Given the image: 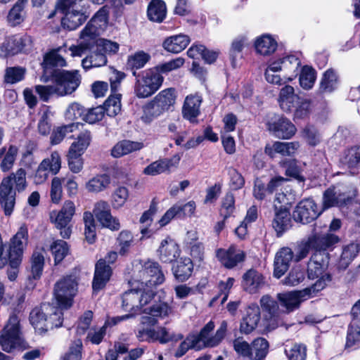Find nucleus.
Returning <instances> with one entry per match:
<instances>
[{
	"mask_svg": "<svg viewBox=\"0 0 360 360\" xmlns=\"http://www.w3.org/2000/svg\"><path fill=\"white\" fill-rule=\"evenodd\" d=\"M165 281L160 264L152 260H136L132 263L131 289L122 296L126 311L136 312L148 304L155 295V288Z\"/></svg>",
	"mask_w": 360,
	"mask_h": 360,
	"instance_id": "f257e3e1",
	"label": "nucleus"
},
{
	"mask_svg": "<svg viewBox=\"0 0 360 360\" xmlns=\"http://www.w3.org/2000/svg\"><path fill=\"white\" fill-rule=\"evenodd\" d=\"M26 171L20 168L4 177L0 184V205L6 216H11L15 205L16 193L26 190L28 184Z\"/></svg>",
	"mask_w": 360,
	"mask_h": 360,
	"instance_id": "f03ea898",
	"label": "nucleus"
},
{
	"mask_svg": "<svg viewBox=\"0 0 360 360\" xmlns=\"http://www.w3.org/2000/svg\"><path fill=\"white\" fill-rule=\"evenodd\" d=\"M87 4L84 0H58L55 11L48 18H52L56 12H60L63 15L61 18L62 26L74 30L87 19Z\"/></svg>",
	"mask_w": 360,
	"mask_h": 360,
	"instance_id": "7ed1b4c3",
	"label": "nucleus"
},
{
	"mask_svg": "<svg viewBox=\"0 0 360 360\" xmlns=\"http://www.w3.org/2000/svg\"><path fill=\"white\" fill-rule=\"evenodd\" d=\"M30 320L36 331L42 333L61 326L63 314L58 307L44 303L39 308H34L31 311Z\"/></svg>",
	"mask_w": 360,
	"mask_h": 360,
	"instance_id": "20e7f679",
	"label": "nucleus"
},
{
	"mask_svg": "<svg viewBox=\"0 0 360 360\" xmlns=\"http://www.w3.org/2000/svg\"><path fill=\"white\" fill-rule=\"evenodd\" d=\"M323 286V283L318 282V283H314L310 287L301 290L278 293L277 295V299L280 305L283 307L285 311L288 314L297 309L303 302L314 297L321 290Z\"/></svg>",
	"mask_w": 360,
	"mask_h": 360,
	"instance_id": "39448f33",
	"label": "nucleus"
},
{
	"mask_svg": "<svg viewBox=\"0 0 360 360\" xmlns=\"http://www.w3.org/2000/svg\"><path fill=\"white\" fill-rule=\"evenodd\" d=\"M136 77L134 94L139 98H147L156 92L163 82V77L153 68L147 69L137 74L133 71Z\"/></svg>",
	"mask_w": 360,
	"mask_h": 360,
	"instance_id": "423d86ee",
	"label": "nucleus"
},
{
	"mask_svg": "<svg viewBox=\"0 0 360 360\" xmlns=\"http://www.w3.org/2000/svg\"><path fill=\"white\" fill-rule=\"evenodd\" d=\"M108 22V11L105 6L100 8L80 32L79 39L93 46L98 44V37L105 31Z\"/></svg>",
	"mask_w": 360,
	"mask_h": 360,
	"instance_id": "0eeeda50",
	"label": "nucleus"
},
{
	"mask_svg": "<svg viewBox=\"0 0 360 360\" xmlns=\"http://www.w3.org/2000/svg\"><path fill=\"white\" fill-rule=\"evenodd\" d=\"M108 22V11L105 6L100 8L80 32L79 39L93 46L98 44V37L105 31Z\"/></svg>",
	"mask_w": 360,
	"mask_h": 360,
	"instance_id": "6e6552de",
	"label": "nucleus"
},
{
	"mask_svg": "<svg viewBox=\"0 0 360 360\" xmlns=\"http://www.w3.org/2000/svg\"><path fill=\"white\" fill-rule=\"evenodd\" d=\"M77 292V280L75 276H68L58 281L54 287V297L60 311L72 304L73 297Z\"/></svg>",
	"mask_w": 360,
	"mask_h": 360,
	"instance_id": "1a4fd4ad",
	"label": "nucleus"
},
{
	"mask_svg": "<svg viewBox=\"0 0 360 360\" xmlns=\"http://www.w3.org/2000/svg\"><path fill=\"white\" fill-rule=\"evenodd\" d=\"M329 264V254L320 252H314L307 265L308 277L310 279L318 278L315 283L321 282L323 290L331 281L330 275L326 271Z\"/></svg>",
	"mask_w": 360,
	"mask_h": 360,
	"instance_id": "9d476101",
	"label": "nucleus"
},
{
	"mask_svg": "<svg viewBox=\"0 0 360 360\" xmlns=\"http://www.w3.org/2000/svg\"><path fill=\"white\" fill-rule=\"evenodd\" d=\"M76 212V207L72 200H65L61 209L50 212L51 221L60 230V235L64 238H70L72 229L70 223Z\"/></svg>",
	"mask_w": 360,
	"mask_h": 360,
	"instance_id": "9b49d317",
	"label": "nucleus"
},
{
	"mask_svg": "<svg viewBox=\"0 0 360 360\" xmlns=\"http://www.w3.org/2000/svg\"><path fill=\"white\" fill-rule=\"evenodd\" d=\"M228 324L223 321L214 335L212 332L214 328L213 321H209L200 331L198 334H194L196 343L200 347V349L205 347H214L217 346L224 338L227 331Z\"/></svg>",
	"mask_w": 360,
	"mask_h": 360,
	"instance_id": "f8f14e48",
	"label": "nucleus"
},
{
	"mask_svg": "<svg viewBox=\"0 0 360 360\" xmlns=\"http://www.w3.org/2000/svg\"><path fill=\"white\" fill-rule=\"evenodd\" d=\"M19 323L18 317L15 314H12L1 331L0 345L2 349L6 352H10L16 346L20 345L21 333Z\"/></svg>",
	"mask_w": 360,
	"mask_h": 360,
	"instance_id": "ddd939ff",
	"label": "nucleus"
},
{
	"mask_svg": "<svg viewBox=\"0 0 360 360\" xmlns=\"http://www.w3.org/2000/svg\"><path fill=\"white\" fill-rule=\"evenodd\" d=\"M261 307L264 311L261 324L263 332H269L278 327L281 323L278 304L269 295H264L260 300Z\"/></svg>",
	"mask_w": 360,
	"mask_h": 360,
	"instance_id": "4468645a",
	"label": "nucleus"
},
{
	"mask_svg": "<svg viewBox=\"0 0 360 360\" xmlns=\"http://www.w3.org/2000/svg\"><path fill=\"white\" fill-rule=\"evenodd\" d=\"M81 77L77 70H62L54 75V85L56 89V95L63 96L71 94L79 86Z\"/></svg>",
	"mask_w": 360,
	"mask_h": 360,
	"instance_id": "2eb2a0df",
	"label": "nucleus"
},
{
	"mask_svg": "<svg viewBox=\"0 0 360 360\" xmlns=\"http://www.w3.org/2000/svg\"><path fill=\"white\" fill-rule=\"evenodd\" d=\"M117 259V252L115 251L109 252L105 259H101L96 264L94 277L92 288L94 291L101 290L110 280L112 274V269L108 264L114 263Z\"/></svg>",
	"mask_w": 360,
	"mask_h": 360,
	"instance_id": "dca6fc26",
	"label": "nucleus"
},
{
	"mask_svg": "<svg viewBox=\"0 0 360 360\" xmlns=\"http://www.w3.org/2000/svg\"><path fill=\"white\" fill-rule=\"evenodd\" d=\"M27 240V228L22 225L10 240L8 257L12 266L15 267L20 263Z\"/></svg>",
	"mask_w": 360,
	"mask_h": 360,
	"instance_id": "f3484780",
	"label": "nucleus"
},
{
	"mask_svg": "<svg viewBox=\"0 0 360 360\" xmlns=\"http://www.w3.org/2000/svg\"><path fill=\"white\" fill-rule=\"evenodd\" d=\"M315 201L311 198L301 200L295 207L292 217L295 221L302 224H309L315 220L322 212Z\"/></svg>",
	"mask_w": 360,
	"mask_h": 360,
	"instance_id": "a211bd4d",
	"label": "nucleus"
},
{
	"mask_svg": "<svg viewBox=\"0 0 360 360\" xmlns=\"http://www.w3.org/2000/svg\"><path fill=\"white\" fill-rule=\"evenodd\" d=\"M269 131L276 138L289 139L296 132V127L287 118L275 115L267 122Z\"/></svg>",
	"mask_w": 360,
	"mask_h": 360,
	"instance_id": "6ab92c4d",
	"label": "nucleus"
},
{
	"mask_svg": "<svg viewBox=\"0 0 360 360\" xmlns=\"http://www.w3.org/2000/svg\"><path fill=\"white\" fill-rule=\"evenodd\" d=\"M216 257L219 262L227 269H233L244 262L246 255L234 245L228 249L219 248L216 250Z\"/></svg>",
	"mask_w": 360,
	"mask_h": 360,
	"instance_id": "aec40b11",
	"label": "nucleus"
},
{
	"mask_svg": "<svg viewBox=\"0 0 360 360\" xmlns=\"http://www.w3.org/2000/svg\"><path fill=\"white\" fill-rule=\"evenodd\" d=\"M351 198L339 187L329 188L323 193L322 210L334 206L344 208L348 205Z\"/></svg>",
	"mask_w": 360,
	"mask_h": 360,
	"instance_id": "412c9836",
	"label": "nucleus"
},
{
	"mask_svg": "<svg viewBox=\"0 0 360 360\" xmlns=\"http://www.w3.org/2000/svg\"><path fill=\"white\" fill-rule=\"evenodd\" d=\"M143 312L148 316L141 318V323L143 325L155 326L158 323L157 318L164 319L173 313V309L166 302H159L143 309Z\"/></svg>",
	"mask_w": 360,
	"mask_h": 360,
	"instance_id": "4be33fe9",
	"label": "nucleus"
},
{
	"mask_svg": "<svg viewBox=\"0 0 360 360\" xmlns=\"http://www.w3.org/2000/svg\"><path fill=\"white\" fill-rule=\"evenodd\" d=\"M44 264V250L34 251L31 258V267L27 274L26 287L33 289L36 285L35 281L39 280L42 274Z\"/></svg>",
	"mask_w": 360,
	"mask_h": 360,
	"instance_id": "5701e85b",
	"label": "nucleus"
},
{
	"mask_svg": "<svg viewBox=\"0 0 360 360\" xmlns=\"http://www.w3.org/2000/svg\"><path fill=\"white\" fill-rule=\"evenodd\" d=\"M260 309L257 304H250L245 311L240 324V331L243 334H250L258 326L260 321Z\"/></svg>",
	"mask_w": 360,
	"mask_h": 360,
	"instance_id": "b1692460",
	"label": "nucleus"
},
{
	"mask_svg": "<svg viewBox=\"0 0 360 360\" xmlns=\"http://www.w3.org/2000/svg\"><path fill=\"white\" fill-rule=\"evenodd\" d=\"M274 61L278 63L281 71L285 73L284 79H286L287 82L292 81L297 76L301 65V60L296 55L285 56L274 60Z\"/></svg>",
	"mask_w": 360,
	"mask_h": 360,
	"instance_id": "393cba45",
	"label": "nucleus"
},
{
	"mask_svg": "<svg viewBox=\"0 0 360 360\" xmlns=\"http://www.w3.org/2000/svg\"><path fill=\"white\" fill-rule=\"evenodd\" d=\"M339 238L333 233H314L308 238L309 245L315 250V252L328 253L326 250L338 243Z\"/></svg>",
	"mask_w": 360,
	"mask_h": 360,
	"instance_id": "a878e982",
	"label": "nucleus"
},
{
	"mask_svg": "<svg viewBox=\"0 0 360 360\" xmlns=\"http://www.w3.org/2000/svg\"><path fill=\"white\" fill-rule=\"evenodd\" d=\"M264 285V277L255 269L248 270L243 276L242 287L249 293L253 294L259 292Z\"/></svg>",
	"mask_w": 360,
	"mask_h": 360,
	"instance_id": "bb28decb",
	"label": "nucleus"
},
{
	"mask_svg": "<svg viewBox=\"0 0 360 360\" xmlns=\"http://www.w3.org/2000/svg\"><path fill=\"white\" fill-rule=\"evenodd\" d=\"M293 257V252L287 247L281 248L276 253L274 264L275 277L279 278L288 271Z\"/></svg>",
	"mask_w": 360,
	"mask_h": 360,
	"instance_id": "cd10ccee",
	"label": "nucleus"
},
{
	"mask_svg": "<svg viewBox=\"0 0 360 360\" xmlns=\"http://www.w3.org/2000/svg\"><path fill=\"white\" fill-rule=\"evenodd\" d=\"M202 101V97L198 94L187 96L182 108L183 117L191 122H195L196 117L200 115Z\"/></svg>",
	"mask_w": 360,
	"mask_h": 360,
	"instance_id": "c85d7f7f",
	"label": "nucleus"
},
{
	"mask_svg": "<svg viewBox=\"0 0 360 360\" xmlns=\"http://www.w3.org/2000/svg\"><path fill=\"white\" fill-rule=\"evenodd\" d=\"M158 253L162 262L170 263L179 256L180 250L177 243L168 237L162 240Z\"/></svg>",
	"mask_w": 360,
	"mask_h": 360,
	"instance_id": "c756f323",
	"label": "nucleus"
},
{
	"mask_svg": "<svg viewBox=\"0 0 360 360\" xmlns=\"http://www.w3.org/2000/svg\"><path fill=\"white\" fill-rule=\"evenodd\" d=\"M278 46L276 40L270 34H262L255 41V47L257 53L262 56H270Z\"/></svg>",
	"mask_w": 360,
	"mask_h": 360,
	"instance_id": "7c9ffc66",
	"label": "nucleus"
},
{
	"mask_svg": "<svg viewBox=\"0 0 360 360\" xmlns=\"http://www.w3.org/2000/svg\"><path fill=\"white\" fill-rule=\"evenodd\" d=\"M107 63L105 54L98 47L94 46L92 51H89L88 55L82 60V65L84 69L101 67Z\"/></svg>",
	"mask_w": 360,
	"mask_h": 360,
	"instance_id": "2f4dec72",
	"label": "nucleus"
},
{
	"mask_svg": "<svg viewBox=\"0 0 360 360\" xmlns=\"http://www.w3.org/2000/svg\"><path fill=\"white\" fill-rule=\"evenodd\" d=\"M190 43V38L185 34H178L167 38L162 46L164 49L171 53H178L186 49Z\"/></svg>",
	"mask_w": 360,
	"mask_h": 360,
	"instance_id": "473e14b6",
	"label": "nucleus"
},
{
	"mask_svg": "<svg viewBox=\"0 0 360 360\" xmlns=\"http://www.w3.org/2000/svg\"><path fill=\"white\" fill-rule=\"evenodd\" d=\"M298 99L299 98L295 94V89L292 86L285 85L281 89L278 103L283 110L285 112L291 111Z\"/></svg>",
	"mask_w": 360,
	"mask_h": 360,
	"instance_id": "72a5a7b5",
	"label": "nucleus"
},
{
	"mask_svg": "<svg viewBox=\"0 0 360 360\" xmlns=\"http://www.w3.org/2000/svg\"><path fill=\"white\" fill-rule=\"evenodd\" d=\"M341 163L350 169L360 166V146H354L346 149L340 158Z\"/></svg>",
	"mask_w": 360,
	"mask_h": 360,
	"instance_id": "f704fd0d",
	"label": "nucleus"
},
{
	"mask_svg": "<svg viewBox=\"0 0 360 360\" xmlns=\"http://www.w3.org/2000/svg\"><path fill=\"white\" fill-rule=\"evenodd\" d=\"M166 13V5L161 0H152L148 6L147 15L150 21L161 22L165 18Z\"/></svg>",
	"mask_w": 360,
	"mask_h": 360,
	"instance_id": "c9c22d12",
	"label": "nucleus"
},
{
	"mask_svg": "<svg viewBox=\"0 0 360 360\" xmlns=\"http://www.w3.org/2000/svg\"><path fill=\"white\" fill-rule=\"evenodd\" d=\"M193 269L191 259L188 257H182L173 266L174 275L179 281H184L191 276Z\"/></svg>",
	"mask_w": 360,
	"mask_h": 360,
	"instance_id": "e433bc0d",
	"label": "nucleus"
},
{
	"mask_svg": "<svg viewBox=\"0 0 360 360\" xmlns=\"http://www.w3.org/2000/svg\"><path fill=\"white\" fill-rule=\"evenodd\" d=\"M143 148V144L140 142H134L128 140H124L118 142L111 150V155L114 158H120Z\"/></svg>",
	"mask_w": 360,
	"mask_h": 360,
	"instance_id": "4c0bfd02",
	"label": "nucleus"
},
{
	"mask_svg": "<svg viewBox=\"0 0 360 360\" xmlns=\"http://www.w3.org/2000/svg\"><path fill=\"white\" fill-rule=\"evenodd\" d=\"M110 184V178L108 174H98L85 184V188L89 193H98L106 189Z\"/></svg>",
	"mask_w": 360,
	"mask_h": 360,
	"instance_id": "58836bf2",
	"label": "nucleus"
},
{
	"mask_svg": "<svg viewBox=\"0 0 360 360\" xmlns=\"http://www.w3.org/2000/svg\"><path fill=\"white\" fill-rule=\"evenodd\" d=\"M175 99V90L169 88L160 91L152 101L165 112L174 105Z\"/></svg>",
	"mask_w": 360,
	"mask_h": 360,
	"instance_id": "ea45409f",
	"label": "nucleus"
},
{
	"mask_svg": "<svg viewBox=\"0 0 360 360\" xmlns=\"http://www.w3.org/2000/svg\"><path fill=\"white\" fill-rule=\"evenodd\" d=\"M91 141V136L89 131L81 132L70 145L68 152L83 155L89 147Z\"/></svg>",
	"mask_w": 360,
	"mask_h": 360,
	"instance_id": "a19ab883",
	"label": "nucleus"
},
{
	"mask_svg": "<svg viewBox=\"0 0 360 360\" xmlns=\"http://www.w3.org/2000/svg\"><path fill=\"white\" fill-rule=\"evenodd\" d=\"M158 203L155 201V200H153L150 205L149 209L145 211L140 217V223L142 224H146V227L141 228V229L142 237L150 236L151 231L148 229V226H150L153 221V217L158 212Z\"/></svg>",
	"mask_w": 360,
	"mask_h": 360,
	"instance_id": "79ce46f5",
	"label": "nucleus"
},
{
	"mask_svg": "<svg viewBox=\"0 0 360 360\" xmlns=\"http://www.w3.org/2000/svg\"><path fill=\"white\" fill-rule=\"evenodd\" d=\"M83 221L84 224V236L89 243L95 242L96 238V226L92 212L86 211L83 214Z\"/></svg>",
	"mask_w": 360,
	"mask_h": 360,
	"instance_id": "37998d69",
	"label": "nucleus"
},
{
	"mask_svg": "<svg viewBox=\"0 0 360 360\" xmlns=\"http://www.w3.org/2000/svg\"><path fill=\"white\" fill-rule=\"evenodd\" d=\"M119 249V254L121 256L127 255L130 248L134 245V236L132 233L128 230H122L120 231L116 238Z\"/></svg>",
	"mask_w": 360,
	"mask_h": 360,
	"instance_id": "c03bdc74",
	"label": "nucleus"
},
{
	"mask_svg": "<svg viewBox=\"0 0 360 360\" xmlns=\"http://www.w3.org/2000/svg\"><path fill=\"white\" fill-rule=\"evenodd\" d=\"M359 250V245L356 243H350L344 247L339 260V267L346 269L357 255Z\"/></svg>",
	"mask_w": 360,
	"mask_h": 360,
	"instance_id": "a18cd8bd",
	"label": "nucleus"
},
{
	"mask_svg": "<svg viewBox=\"0 0 360 360\" xmlns=\"http://www.w3.org/2000/svg\"><path fill=\"white\" fill-rule=\"evenodd\" d=\"M281 71V68L278 63H275L274 60L270 61L264 73L266 80L271 84L281 85L287 82L286 79H282L278 72Z\"/></svg>",
	"mask_w": 360,
	"mask_h": 360,
	"instance_id": "49530a36",
	"label": "nucleus"
},
{
	"mask_svg": "<svg viewBox=\"0 0 360 360\" xmlns=\"http://www.w3.org/2000/svg\"><path fill=\"white\" fill-rule=\"evenodd\" d=\"M150 59V56L148 53L139 51L128 57L127 65L130 69L136 71L143 68Z\"/></svg>",
	"mask_w": 360,
	"mask_h": 360,
	"instance_id": "de8ad7c7",
	"label": "nucleus"
},
{
	"mask_svg": "<svg viewBox=\"0 0 360 360\" xmlns=\"http://www.w3.org/2000/svg\"><path fill=\"white\" fill-rule=\"evenodd\" d=\"M3 150H5V155L0 164V168L3 172H6L13 167L18 153V148L15 146L11 145L7 150L4 148L0 153H2Z\"/></svg>",
	"mask_w": 360,
	"mask_h": 360,
	"instance_id": "09e8293b",
	"label": "nucleus"
},
{
	"mask_svg": "<svg viewBox=\"0 0 360 360\" xmlns=\"http://www.w3.org/2000/svg\"><path fill=\"white\" fill-rule=\"evenodd\" d=\"M252 357V360L263 359L268 353L269 343L263 338L255 339L251 345Z\"/></svg>",
	"mask_w": 360,
	"mask_h": 360,
	"instance_id": "8fccbe9b",
	"label": "nucleus"
},
{
	"mask_svg": "<svg viewBox=\"0 0 360 360\" xmlns=\"http://www.w3.org/2000/svg\"><path fill=\"white\" fill-rule=\"evenodd\" d=\"M316 78V71L311 67L304 66L300 74V84L304 89H311L315 83Z\"/></svg>",
	"mask_w": 360,
	"mask_h": 360,
	"instance_id": "3c124183",
	"label": "nucleus"
},
{
	"mask_svg": "<svg viewBox=\"0 0 360 360\" xmlns=\"http://www.w3.org/2000/svg\"><path fill=\"white\" fill-rule=\"evenodd\" d=\"M290 224V214L286 210H280L276 212L272 222L274 229L278 233L283 232Z\"/></svg>",
	"mask_w": 360,
	"mask_h": 360,
	"instance_id": "603ef678",
	"label": "nucleus"
},
{
	"mask_svg": "<svg viewBox=\"0 0 360 360\" xmlns=\"http://www.w3.org/2000/svg\"><path fill=\"white\" fill-rule=\"evenodd\" d=\"M338 77L335 72L332 70L325 72L323 75L320 89L324 93H330L337 88Z\"/></svg>",
	"mask_w": 360,
	"mask_h": 360,
	"instance_id": "864d4df0",
	"label": "nucleus"
},
{
	"mask_svg": "<svg viewBox=\"0 0 360 360\" xmlns=\"http://www.w3.org/2000/svg\"><path fill=\"white\" fill-rule=\"evenodd\" d=\"M27 38L11 37L4 43L2 48L5 49L6 56L15 55L20 52L25 45Z\"/></svg>",
	"mask_w": 360,
	"mask_h": 360,
	"instance_id": "5fc2aeb1",
	"label": "nucleus"
},
{
	"mask_svg": "<svg viewBox=\"0 0 360 360\" xmlns=\"http://www.w3.org/2000/svg\"><path fill=\"white\" fill-rule=\"evenodd\" d=\"M51 174L56 175L61 168V158L56 151L52 152L51 155L43 160L40 163Z\"/></svg>",
	"mask_w": 360,
	"mask_h": 360,
	"instance_id": "6e6d98bb",
	"label": "nucleus"
},
{
	"mask_svg": "<svg viewBox=\"0 0 360 360\" xmlns=\"http://www.w3.org/2000/svg\"><path fill=\"white\" fill-rule=\"evenodd\" d=\"M196 339L194 334H189L186 338L180 343L174 352L176 358H181L190 349L195 350H200V347L196 343Z\"/></svg>",
	"mask_w": 360,
	"mask_h": 360,
	"instance_id": "4d7b16f0",
	"label": "nucleus"
},
{
	"mask_svg": "<svg viewBox=\"0 0 360 360\" xmlns=\"http://www.w3.org/2000/svg\"><path fill=\"white\" fill-rule=\"evenodd\" d=\"M155 342L161 344H166L171 341L177 342L183 339L184 336L181 333H170L165 327L160 326L155 328Z\"/></svg>",
	"mask_w": 360,
	"mask_h": 360,
	"instance_id": "13d9d810",
	"label": "nucleus"
},
{
	"mask_svg": "<svg viewBox=\"0 0 360 360\" xmlns=\"http://www.w3.org/2000/svg\"><path fill=\"white\" fill-rule=\"evenodd\" d=\"M120 99V94L111 95L104 103V113L106 112L110 117L117 115L121 110Z\"/></svg>",
	"mask_w": 360,
	"mask_h": 360,
	"instance_id": "bf43d9fd",
	"label": "nucleus"
},
{
	"mask_svg": "<svg viewBox=\"0 0 360 360\" xmlns=\"http://www.w3.org/2000/svg\"><path fill=\"white\" fill-rule=\"evenodd\" d=\"M51 250L54 257L55 264H58L68 255L69 248L65 241L57 240L51 245Z\"/></svg>",
	"mask_w": 360,
	"mask_h": 360,
	"instance_id": "052dcab7",
	"label": "nucleus"
},
{
	"mask_svg": "<svg viewBox=\"0 0 360 360\" xmlns=\"http://www.w3.org/2000/svg\"><path fill=\"white\" fill-rule=\"evenodd\" d=\"M300 143L297 141L293 142H274V151L282 155L292 156L294 155L298 148Z\"/></svg>",
	"mask_w": 360,
	"mask_h": 360,
	"instance_id": "680f3d73",
	"label": "nucleus"
},
{
	"mask_svg": "<svg viewBox=\"0 0 360 360\" xmlns=\"http://www.w3.org/2000/svg\"><path fill=\"white\" fill-rule=\"evenodd\" d=\"M285 353L289 360H305L307 349L303 345L295 344L289 348L286 346Z\"/></svg>",
	"mask_w": 360,
	"mask_h": 360,
	"instance_id": "e2e57ef3",
	"label": "nucleus"
},
{
	"mask_svg": "<svg viewBox=\"0 0 360 360\" xmlns=\"http://www.w3.org/2000/svg\"><path fill=\"white\" fill-rule=\"evenodd\" d=\"M26 72V70L21 67H11L6 70L5 82L9 84H15L22 81Z\"/></svg>",
	"mask_w": 360,
	"mask_h": 360,
	"instance_id": "0e129e2a",
	"label": "nucleus"
},
{
	"mask_svg": "<svg viewBox=\"0 0 360 360\" xmlns=\"http://www.w3.org/2000/svg\"><path fill=\"white\" fill-rule=\"evenodd\" d=\"M129 198V191L126 187H118L112 195V206L120 209L124 206Z\"/></svg>",
	"mask_w": 360,
	"mask_h": 360,
	"instance_id": "69168bd1",
	"label": "nucleus"
},
{
	"mask_svg": "<svg viewBox=\"0 0 360 360\" xmlns=\"http://www.w3.org/2000/svg\"><path fill=\"white\" fill-rule=\"evenodd\" d=\"M162 113L163 111L160 110L155 103L151 101L143 108V114L141 116V120L148 124Z\"/></svg>",
	"mask_w": 360,
	"mask_h": 360,
	"instance_id": "338daca9",
	"label": "nucleus"
},
{
	"mask_svg": "<svg viewBox=\"0 0 360 360\" xmlns=\"http://www.w3.org/2000/svg\"><path fill=\"white\" fill-rule=\"evenodd\" d=\"M63 179L58 176H55L51 184L50 198L54 204H58L63 197Z\"/></svg>",
	"mask_w": 360,
	"mask_h": 360,
	"instance_id": "774afa93",
	"label": "nucleus"
}]
</instances>
